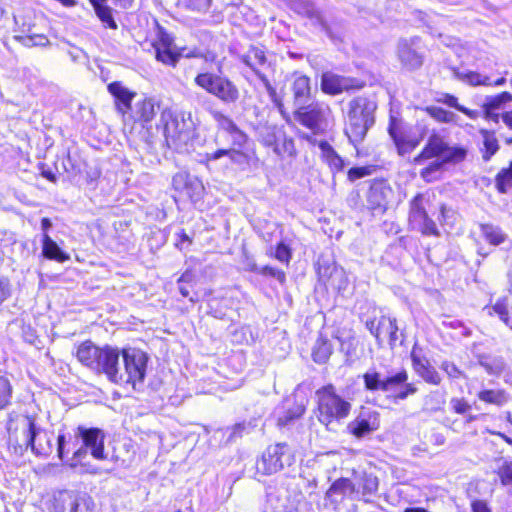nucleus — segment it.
I'll return each instance as SVG.
<instances>
[{
	"label": "nucleus",
	"instance_id": "1",
	"mask_svg": "<svg viewBox=\"0 0 512 512\" xmlns=\"http://www.w3.org/2000/svg\"><path fill=\"white\" fill-rule=\"evenodd\" d=\"M105 433L99 428H86L79 426L75 431V441L69 443L64 434H59L57 438L58 457L70 468L79 473L95 474L96 469L90 464L83 463L88 450L93 458L105 460L107 458L104 452Z\"/></svg>",
	"mask_w": 512,
	"mask_h": 512
},
{
	"label": "nucleus",
	"instance_id": "2",
	"mask_svg": "<svg viewBox=\"0 0 512 512\" xmlns=\"http://www.w3.org/2000/svg\"><path fill=\"white\" fill-rule=\"evenodd\" d=\"M160 125L170 149L178 153H188L193 149L197 125L191 112L166 108L161 111Z\"/></svg>",
	"mask_w": 512,
	"mask_h": 512
},
{
	"label": "nucleus",
	"instance_id": "3",
	"mask_svg": "<svg viewBox=\"0 0 512 512\" xmlns=\"http://www.w3.org/2000/svg\"><path fill=\"white\" fill-rule=\"evenodd\" d=\"M376 109V102L363 96L348 103L344 132L355 147L364 140L368 130L374 125Z\"/></svg>",
	"mask_w": 512,
	"mask_h": 512
},
{
	"label": "nucleus",
	"instance_id": "4",
	"mask_svg": "<svg viewBox=\"0 0 512 512\" xmlns=\"http://www.w3.org/2000/svg\"><path fill=\"white\" fill-rule=\"evenodd\" d=\"M194 83L223 104H235L240 98L238 87L228 77L210 72L198 73Z\"/></svg>",
	"mask_w": 512,
	"mask_h": 512
},
{
	"label": "nucleus",
	"instance_id": "5",
	"mask_svg": "<svg viewBox=\"0 0 512 512\" xmlns=\"http://www.w3.org/2000/svg\"><path fill=\"white\" fill-rule=\"evenodd\" d=\"M122 359L124 369H120L121 380L116 381V384H131L134 390L139 389L146 376L147 354L139 349L128 348L123 349Z\"/></svg>",
	"mask_w": 512,
	"mask_h": 512
},
{
	"label": "nucleus",
	"instance_id": "6",
	"mask_svg": "<svg viewBox=\"0 0 512 512\" xmlns=\"http://www.w3.org/2000/svg\"><path fill=\"white\" fill-rule=\"evenodd\" d=\"M319 420L328 425L333 420H341L348 416L351 404L337 395L334 387L329 385L317 391Z\"/></svg>",
	"mask_w": 512,
	"mask_h": 512
},
{
	"label": "nucleus",
	"instance_id": "7",
	"mask_svg": "<svg viewBox=\"0 0 512 512\" xmlns=\"http://www.w3.org/2000/svg\"><path fill=\"white\" fill-rule=\"evenodd\" d=\"M292 449L286 443L270 445L256 461V470L262 475H271L294 463Z\"/></svg>",
	"mask_w": 512,
	"mask_h": 512
},
{
	"label": "nucleus",
	"instance_id": "8",
	"mask_svg": "<svg viewBox=\"0 0 512 512\" xmlns=\"http://www.w3.org/2000/svg\"><path fill=\"white\" fill-rule=\"evenodd\" d=\"M364 388L369 392L381 391L390 393L396 391L402 384L408 380V373L405 369L396 372H389L383 375L376 368H370L363 374Z\"/></svg>",
	"mask_w": 512,
	"mask_h": 512
},
{
	"label": "nucleus",
	"instance_id": "9",
	"mask_svg": "<svg viewBox=\"0 0 512 512\" xmlns=\"http://www.w3.org/2000/svg\"><path fill=\"white\" fill-rule=\"evenodd\" d=\"M330 113L331 110L328 104L324 102H308L296 107L294 118L302 126L316 134L327 126Z\"/></svg>",
	"mask_w": 512,
	"mask_h": 512
},
{
	"label": "nucleus",
	"instance_id": "10",
	"mask_svg": "<svg viewBox=\"0 0 512 512\" xmlns=\"http://www.w3.org/2000/svg\"><path fill=\"white\" fill-rule=\"evenodd\" d=\"M466 156V151L462 148H452L439 135L433 134L429 137L428 142L422 152L415 157L416 164H420L423 160L433 157L444 158V161H460Z\"/></svg>",
	"mask_w": 512,
	"mask_h": 512
},
{
	"label": "nucleus",
	"instance_id": "11",
	"mask_svg": "<svg viewBox=\"0 0 512 512\" xmlns=\"http://www.w3.org/2000/svg\"><path fill=\"white\" fill-rule=\"evenodd\" d=\"M421 39L418 36L400 39L397 44V56L403 67L415 70L423 64Z\"/></svg>",
	"mask_w": 512,
	"mask_h": 512
},
{
	"label": "nucleus",
	"instance_id": "12",
	"mask_svg": "<svg viewBox=\"0 0 512 512\" xmlns=\"http://www.w3.org/2000/svg\"><path fill=\"white\" fill-rule=\"evenodd\" d=\"M119 356L120 352L117 348L110 346L100 348L93 371L105 374L111 382L116 384V381L121 380Z\"/></svg>",
	"mask_w": 512,
	"mask_h": 512
},
{
	"label": "nucleus",
	"instance_id": "13",
	"mask_svg": "<svg viewBox=\"0 0 512 512\" xmlns=\"http://www.w3.org/2000/svg\"><path fill=\"white\" fill-rule=\"evenodd\" d=\"M409 220L414 228L424 235H438L435 222L428 217L425 209V197L417 194L410 202Z\"/></svg>",
	"mask_w": 512,
	"mask_h": 512
},
{
	"label": "nucleus",
	"instance_id": "14",
	"mask_svg": "<svg viewBox=\"0 0 512 512\" xmlns=\"http://www.w3.org/2000/svg\"><path fill=\"white\" fill-rule=\"evenodd\" d=\"M24 435L26 439V446L30 447L31 450L37 455H48L52 452L53 446L50 437L44 432L46 438V445L41 442L42 429L37 426L35 419L31 416H25L24 418Z\"/></svg>",
	"mask_w": 512,
	"mask_h": 512
},
{
	"label": "nucleus",
	"instance_id": "15",
	"mask_svg": "<svg viewBox=\"0 0 512 512\" xmlns=\"http://www.w3.org/2000/svg\"><path fill=\"white\" fill-rule=\"evenodd\" d=\"M240 60L260 78L266 75V71L272 70V61L268 57L264 47L250 46L247 52L240 55Z\"/></svg>",
	"mask_w": 512,
	"mask_h": 512
},
{
	"label": "nucleus",
	"instance_id": "16",
	"mask_svg": "<svg viewBox=\"0 0 512 512\" xmlns=\"http://www.w3.org/2000/svg\"><path fill=\"white\" fill-rule=\"evenodd\" d=\"M510 102H512V94L510 92L505 91L497 95L486 96L481 104L483 118L488 122L499 124L501 111Z\"/></svg>",
	"mask_w": 512,
	"mask_h": 512
},
{
	"label": "nucleus",
	"instance_id": "17",
	"mask_svg": "<svg viewBox=\"0 0 512 512\" xmlns=\"http://www.w3.org/2000/svg\"><path fill=\"white\" fill-rule=\"evenodd\" d=\"M361 87L362 84L360 81L354 78H348L330 72L322 75L321 88L327 94L336 95L343 91L359 89Z\"/></svg>",
	"mask_w": 512,
	"mask_h": 512
},
{
	"label": "nucleus",
	"instance_id": "18",
	"mask_svg": "<svg viewBox=\"0 0 512 512\" xmlns=\"http://www.w3.org/2000/svg\"><path fill=\"white\" fill-rule=\"evenodd\" d=\"M156 59L163 64L175 66L181 57L173 38L166 32L159 33L158 41L154 44Z\"/></svg>",
	"mask_w": 512,
	"mask_h": 512
},
{
	"label": "nucleus",
	"instance_id": "19",
	"mask_svg": "<svg viewBox=\"0 0 512 512\" xmlns=\"http://www.w3.org/2000/svg\"><path fill=\"white\" fill-rule=\"evenodd\" d=\"M392 195L393 191L386 181L373 182L367 193L369 208L372 210H385Z\"/></svg>",
	"mask_w": 512,
	"mask_h": 512
},
{
	"label": "nucleus",
	"instance_id": "20",
	"mask_svg": "<svg viewBox=\"0 0 512 512\" xmlns=\"http://www.w3.org/2000/svg\"><path fill=\"white\" fill-rule=\"evenodd\" d=\"M291 9L297 14L307 17L312 24L319 26L322 31L330 33V28L322 12L310 0H292Z\"/></svg>",
	"mask_w": 512,
	"mask_h": 512
},
{
	"label": "nucleus",
	"instance_id": "21",
	"mask_svg": "<svg viewBox=\"0 0 512 512\" xmlns=\"http://www.w3.org/2000/svg\"><path fill=\"white\" fill-rule=\"evenodd\" d=\"M412 366L415 372L427 383L439 385L441 377L426 357L418 355L415 350L411 352Z\"/></svg>",
	"mask_w": 512,
	"mask_h": 512
},
{
	"label": "nucleus",
	"instance_id": "22",
	"mask_svg": "<svg viewBox=\"0 0 512 512\" xmlns=\"http://www.w3.org/2000/svg\"><path fill=\"white\" fill-rule=\"evenodd\" d=\"M158 109L159 105L153 98H143L135 102L131 111L135 121L145 126L154 119Z\"/></svg>",
	"mask_w": 512,
	"mask_h": 512
},
{
	"label": "nucleus",
	"instance_id": "23",
	"mask_svg": "<svg viewBox=\"0 0 512 512\" xmlns=\"http://www.w3.org/2000/svg\"><path fill=\"white\" fill-rule=\"evenodd\" d=\"M211 115L218 127L227 131L233 137L235 145L241 147L246 142V135L237 127L235 122L229 116L218 110H212Z\"/></svg>",
	"mask_w": 512,
	"mask_h": 512
},
{
	"label": "nucleus",
	"instance_id": "24",
	"mask_svg": "<svg viewBox=\"0 0 512 512\" xmlns=\"http://www.w3.org/2000/svg\"><path fill=\"white\" fill-rule=\"evenodd\" d=\"M402 121L399 120L395 116H390V122L388 126V133L390 137L393 139L395 145L397 146L399 154H404L414 149L417 145V142H413L411 140H406L403 130H402Z\"/></svg>",
	"mask_w": 512,
	"mask_h": 512
},
{
	"label": "nucleus",
	"instance_id": "25",
	"mask_svg": "<svg viewBox=\"0 0 512 512\" xmlns=\"http://www.w3.org/2000/svg\"><path fill=\"white\" fill-rule=\"evenodd\" d=\"M379 423L375 415L361 414L356 419L351 421L347 428L352 435L357 438H362L371 432L378 429Z\"/></svg>",
	"mask_w": 512,
	"mask_h": 512
},
{
	"label": "nucleus",
	"instance_id": "26",
	"mask_svg": "<svg viewBox=\"0 0 512 512\" xmlns=\"http://www.w3.org/2000/svg\"><path fill=\"white\" fill-rule=\"evenodd\" d=\"M108 91L116 99L117 108L120 112L125 114L132 109L131 102L136 94L123 86L121 82L115 81L110 83Z\"/></svg>",
	"mask_w": 512,
	"mask_h": 512
},
{
	"label": "nucleus",
	"instance_id": "27",
	"mask_svg": "<svg viewBox=\"0 0 512 512\" xmlns=\"http://www.w3.org/2000/svg\"><path fill=\"white\" fill-rule=\"evenodd\" d=\"M291 90L294 97V106L307 104L311 100L310 79L305 75L295 77Z\"/></svg>",
	"mask_w": 512,
	"mask_h": 512
},
{
	"label": "nucleus",
	"instance_id": "28",
	"mask_svg": "<svg viewBox=\"0 0 512 512\" xmlns=\"http://www.w3.org/2000/svg\"><path fill=\"white\" fill-rule=\"evenodd\" d=\"M42 256L48 260L64 263L70 256L55 242L49 234L42 235Z\"/></svg>",
	"mask_w": 512,
	"mask_h": 512
},
{
	"label": "nucleus",
	"instance_id": "29",
	"mask_svg": "<svg viewBox=\"0 0 512 512\" xmlns=\"http://www.w3.org/2000/svg\"><path fill=\"white\" fill-rule=\"evenodd\" d=\"M356 484L348 478H340L332 483L326 492V498L331 502H339L345 496L355 493Z\"/></svg>",
	"mask_w": 512,
	"mask_h": 512
},
{
	"label": "nucleus",
	"instance_id": "30",
	"mask_svg": "<svg viewBox=\"0 0 512 512\" xmlns=\"http://www.w3.org/2000/svg\"><path fill=\"white\" fill-rule=\"evenodd\" d=\"M356 484L355 494L361 495V497L368 502L367 497L372 496L378 490V478L372 474L362 473L355 477Z\"/></svg>",
	"mask_w": 512,
	"mask_h": 512
},
{
	"label": "nucleus",
	"instance_id": "31",
	"mask_svg": "<svg viewBox=\"0 0 512 512\" xmlns=\"http://www.w3.org/2000/svg\"><path fill=\"white\" fill-rule=\"evenodd\" d=\"M222 157H227L229 161L236 165H245L248 162V156L239 149H218L211 153L205 154V161L207 164L216 161Z\"/></svg>",
	"mask_w": 512,
	"mask_h": 512
},
{
	"label": "nucleus",
	"instance_id": "32",
	"mask_svg": "<svg viewBox=\"0 0 512 512\" xmlns=\"http://www.w3.org/2000/svg\"><path fill=\"white\" fill-rule=\"evenodd\" d=\"M100 348L94 345L91 341L81 343L76 352L77 359L92 371L97 362L98 353Z\"/></svg>",
	"mask_w": 512,
	"mask_h": 512
},
{
	"label": "nucleus",
	"instance_id": "33",
	"mask_svg": "<svg viewBox=\"0 0 512 512\" xmlns=\"http://www.w3.org/2000/svg\"><path fill=\"white\" fill-rule=\"evenodd\" d=\"M479 227L481 235L491 245L499 246L508 239V235L498 225L482 223Z\"/></svg>",
	"mask_w": 512,
	"mask_h": 512
},
{
	"label": "nucleus",
	"instance_id": "34",
	"mask_svg": "<svg viewBox=\"0 0 512 512\" xmlns=\"http://www.w3.org/2000/svg\"><path fill=\"white\" fill-rule=\"evenodd\" d=\"M478 364L483 367L490 375H499L505 369V361L500 356H491L488 354L477 355Z\"/></svg>",
	"mask_w": 512,
	"mask_h": 512
},
{
	"label": "nucleus",
	"instance_id": "35",
	"mask_svg": "<svg viewBox=\"0 0 512 512\" xmlns=\"http://www.w3.org/2000/svg\"><path fill=\"white\" fill-rule=\"evenodd\" d=\"M480 135L483 140V148H482V158L484 161H489L493 155L499 150V143L495 136L494 131H490L487 129H480Z\"/></svg>",
	"mask_w": 512,
	"mask_h": 512
},
{
	"label": "nucleus",
	"instance_id": "36",
	"mask_svg": "<svg viewBox=\"0 0 512 512\" xmlns=\"http://www.w3.org/2000/svg\"><path fill=\"white\" fill-rule=\"evenodd\" d=\"M332 351L333 347L329 340L320 336L313 346L312 358L318 364H325L329 360Z\"/></svg>",
	"mask_w": 512,
	"mask_h": 512
},
{
	"label": "nucleus",
	"instance_id": "37",
	"mask_svg": "<svg viewBox=\"0 0 512 512\" xmlns=\"http://www.w3.org/2000/svg\"><path fill=\"white\" fill-rule=\"evenodd\" d=\"M98 18L109 28L116 29L117 24L112 16V10L107 6L106 0H89Z\"/></svg>",
	"mask_w": 512,
	"mask_h": 512
},
{
	"label": "nucleus",
	"instance_id": "38",
	"mask_svg": "<svg viewBox=\"0 0 512 512\" xmlns=\"http://www.w3.org/2000/svg\"><path fill=\"white\" fill-rule=\"evenodd\" d=\"M319 148L321 149L325 160L328 162L332 169L341 171L344 168L343 159L337 154V152L328 142L321 141Z\"/></svg>",
	"mask_w": 512,
	"mask_h": 512
},
{
	"label": "nucleus",
	"instance_id": "39",
	"mask_svg": "<svg viewBox=\"0 0 512 512\" xmlns=\"http://www.w3.org/2000/svg\"><path fill=\"white\" fill-rule=\"evenodd\" d=\"M380 328H382V335L389 336V344L394 346L398 337V326L396 318L382 316L380 317Z\"/></svg>",
	"mask_w": 512,
	"mask_h": 512
},
{
	"label": "nucleus",
	"instance_id": "40",
	"mask_svg": "<svg viewBox=\"0 0 512 512\" xmlns=\"http://www.w3.org/2000/svg\"><path fill=\"white\" fill-rule=\"evenodd\" d=\"M512 186V162L508 168H503L496 176V188L500 193H506Z\"/></svg>",
	"mask_w": 512,
	"mask_h": 512
},
{
	"label": "nucleus",
	"instance_id": "41",
	"mask_svg": "<svg viewBox=\"0 0 512 512\" xmlns=\"http://www.w3.org/2000/svg\"><path fill=\"white\" fill-rule=\"evenodd\" d=\"M338 267L334 262L329 261H318L317 263V273L319 276V280L324 284H329V280L334 276V270H338Z\"/></svg>",
	"mask_w": 512,
	"mask_h": 512
},
{
	"label": "nucleus",
	"instance_id": "42",
	"mask_svg": "<svg viewBox=\"0 0 512 512\" xmlns=\"http://www.w3.org/2000/svg\"><path fill=\"white\" fill-rule=\"evenodd\" d=\"M479 400L494 404V405H502L506 401V397L503 391L500 390H482L478 393Z\"/></svg>",
	"mask_w": 512,
	"mask_h": 512
},
{
	"label": "nucleus",
	"instance_id": "43",
	"mask_svg": "<svg viewBox=\"0 0 512 512\" xmlns=\"http://www.w3.org/2000/svg\"><path fill=\"white\" fill-rule=\"evenodd\" d=\"M184 193L191 199V201L198 202L204 193L203 183L197 177L192 176Z\"/></svg>",
	"mask_w": 512,
	"mask_h": 512
},
{
	"label": "nucleus",
	"instance_id": "44",
	"mask_svg": "<svg viewBox=\"0 0 512 512\" xmlns=\"http://www.w3.org/2000/svg\"><path fill=\"white\" fill-rule=\"evenodd\" d=\"M251 270L257 274H260L262 276H268L273 277L277 279L280 283H284L286 280L285 272L282 270H279L277 268H274L272 266H262L258 267L256 264H254L251 268Z\"/></svg>",
	"mask_w": 512,
	"mask_h": 512
},
{
	"label": "nucleus",
	"instance_id": "45",
	"mask_svg": "<svg viewBox=\"0 0 512 512\" xmlns=\"http://www.w3.org/2000/svg\"><path fill=\"white\" fill-rule=\"evenodd\" d=\"M491 310L499 316L500 320L503 321L505 325L510 328L512 321L509 318L507 297L498 299L496 303L491 307Z\"/></svg>",
	"mask_w": 512,
	"mask_h": 512
},
{
	"label": "nucleus",
	"instance_id": "46",
	"mask_svg": "<svg viewBox=\"0 0 512 512\" xmlns=\"http://www.w3.org/2000/svg\"><path fill=\"white\" fill-rule=\"evenodd\" d=\"M334 271V276L329 280V285L339 292L345 291L349 282L345 270L340 267L338 270Z\"/></svg>",
	"mask_w": 512,
	"mask_h": 512
},
{
	"label": "nucleus",
	"instance_id": "47",
	"mask_svg": "<svg viewBox=\"0 0 512 512\" xmlns=\"http://www.w3.org/2000/svg\"><path fill=\"white\" fill-rule=\"evenodd\" d=\"M12 387L9 380L0 376V410L4 409L11 401Z\"/></svg>",
	"mask_w": 512,
	"mask_h": 512
},
{
	"label": "nucleus",
	"instance_id": "48",
	"mask_svg": "<svg viewBox=\"0 0 512 512\" xmlns=\"http://www.w3.org/2000/svg\"><path fill=\"white\" fill-rule=\"evenodd\" d=\"M461 79L468 82L472 86L484 85L491 86V81L488 76L482 75L478 72L470 71L461 76Z\"/></svg>",
	"mask_w": 512,
	"mask_h": 512
},
{
	"label": "nucleus",
	"instance_id": "49",
	"mask_svg": "<svg viewBox=\"0 0 512 512\" xmlns=\"http://www.w3.org/2000/svg\"><path fill=\"white\" fill-rule=\"evenodd\" d=\"M273 256L279 262L288 265L292 258V250L289 245H287L284 241H281L276 245Z\"/></svg>",
	"mask_w": 512,
	"mask_h": 512
},
{
	"label": "nucleus",
	"instance_id": "50",
	"mask_svg": "<svg viewBox=\"0 0 512 512\" xmlns=\"http://www.w3.org/2000/svg\"><path fill=\"white\" fill-rule=\"evenodd\" d=\"M417 392V388L412 383H407V381L402 384L396 391L391 392L392 397L395 401L405 400L410 395H413Z\"/></svg>",
	"mask_w": 512,
	"mask_h": 512
},
{
	"label": "nucleus",
	"instance_id": "51",
	"mask_svg": "<svg viewBox=\"0 0 512 512\" xmlns=\"http://www.w3.org/2000/svg\"><path fill=\"white\" fill-rule=\"evenodd\" d=\"M429 112L433 118L444 123L453 122L456 117V115L453 112L445 110L440 107H432L429 109Z\"/></svg>",
	"mask_w": 512,
	"mask_h": 512
},
{
	"label": "nucleus",
	"instance_id": "52",
	"mask_svg": "<svg viewBox=\"0 0 512 512\" xmlns=\"http://www.w3.org/2000/svg\"><path fill=\"white\" fill-rule=\"evenodd\" d=\"M191 178L187 172H178L172 178V186L176 191L184 192Z\"/></svg>",
	"mask_w": 512,
	"mask_h": 512
},
{
	"label": "nucleus",
	"instance_id": "53",
	"mask_svg": "<svg viewBox=\"0 0 512 512\" xmlns=\"http://www.w3.org/2000/svg\"><path fill=\"white\" fill-rule=\"evenodd\" d=\"M446 162L447 161H444V158H442L441 160L436 159V160L432 161L427 167L422 169V171L420 173L421 177L423 179H425L426 181H431L432 180V175L435 172L440 171L442 166H443V164L446 163Z\"/></svg>",
	"mask_w": 512,
	"mask_h": 512
},
{
	"label": "nucleus",
	"instance_id": "54",
	"mask_svg": "<svg viewBox=\"0 0 512 512\" xmlns=\"http://www.w3.org/2000/svg\"><path fill=\"white\" fill-rule=\"evenodd\" d=\"M263 86L265 87L270 99L275 103V105L281 109L282 107V103L281 101L278 99V96H277V92H276V89L272 86L271 82L269 81L267 75H261L260 78H258Z\"/></svg>",
	"mask_w": 512,
	"mask_h": 512
},
{
	"label": "nucleus",
	"instance_id": "55",
	"mask_svg": "<svg viewBox=\"0 0 512 512\" xmlns=\"http://www.w3.org/2000/svg\"><path fill=\"white\" fill-rule=\"evenodd\" d=\"M251 429L250 423L241 422L237 423L230 429L228 441H234L236 438L242 437L244 432H248Z\"/></svg>",
	"mask_w": 512,
	"mask_h": 512
},
{
	"label": "nucleus",
	"instance_id": "56",
	"mask_svg": "<svg viewBox=\"0 0 512 512\" xmlns=\"http://www.w3.org/2000/svg\"><path fill=\"white\" fill-rule=\"evenodd\" d=\"M12 284L7 277H0V306L12 295Z\"/></svg>",
	"mask_w": 512,
	"mask_h": 512
},
{
	"label": "nucleus",
	"instance_id": "57",
	"mask_svg": "<svg viewBox=\"0 0 512 512\" xmlns=\"http://www.w3.org/2000/svg\"><path fill=\"white\" fill-rule=\"evenodd\" d=\"M440 368L451 379H459L463 375L462 371L453 362L450 361H443Z\"/></svg>",
	"mask_w": 512,
	"mask_h": 512
},
{
	"label": "nucleus",
	"instance_id": "58",
	"mask_svg": "<svg viewBox=\"0 0 512 512\" xmlns=\"http://www.w3.org/2000/svg\"><path fill=\"white\" fill-rule=\"evenodd\" d=\"M370 173V167H353L348 171V179L350 181H356L358 179L370 175Z\"/></svg>",
	"mask_w": 512,
	"mask_h": 512
},
{
	"label": "nucleus",
	"instance_id": "59",
	"mask_svg": "<svg viewBox=\"0 0 512 512\" xmlns=\"http://www.w3.org/2000/svg\"><path fill=\"white\" fill-rule=\"evenodd\" d=\"M503 485H512V462L506 463L499 471Z\"/></svg>",
	"mask_w": 512,
	"mask_h": 512
},
{
	"label": "nucleus",
	"instance_id": "60",
	"mask_svg": "<svg viewBox=\"0 0 512 512\" xmlns=\"http://www.w3.org/2000/svg\"><path fill=\"white\" fill-rule=\"evenodd\" d=\"M450 404L452 409L458 414H464L470 409V405L464 399L453 398Z\"/></svg>",
	"mask_w": 512,
	"mask_h": 512
},
{
	"label": "nucleus",
	"instance_id": "61",
	"mask_svg": "<svg viewBox=\"0 0 512 512\" xmlns=\"http://www.w3.org/2000/svg\"><path fill=\"white\" fill-rule=\"evenodd\" d=\"M14 38L16 41H18L19 43H21L22 45H24L26 47L37 46L36 42L33 40L32 36H31L30 29L28 30L27 33H25V31H23L22 34L15 35Z\"/></svg>",
	"mask_w": 512,
	"mask_h": 512
},
{
	"label": "nucleus",
	"instance_id": "62",
	"mask_svg": "<svg viewBox=\"0 0 512 512\" xmlns=\"http://www.w3.org/2000/svg\"><path fill=\"white\" fill-rule=\"evenodd\" d=\"M367 329L371 332L372 335L380 342L382 336V328H380V319L376 323L375 320L366 322Z\"/></svg>",
	"mask_w": 512,
	"mask_h": 512
},
{
	"label": "nucleus",
	"instance_id": "63",
	"mask_svg": "<svg viewBox=\"0 0 512 512\" xmlns=\"http://www.w3.org/2000/svg\"><path fill=\"white\" fill-rule=\"evenodd\" d=\"M472 512H491L488 504L484 500H474L471 503Z\"/></svg>",
	"mask_w": 512,
	"mask_h": 512
},
{
	"label": "nucleus",
	"instance_id": "64",
	"mask_svg": "<svg viewBox=\"0 0 512 512\" xmlns=\"http://www.w3.org/2000/svg\"><path fill=\"white\" fill-rule=\"evenodd\" d=\"M439 101L449 107L455 108L456 110H458V107L462 106L458 103V99L454 95L450 94H443L442 98L439 99Z\"/></svg>",
	"mask_w": 512,
	"mask_h": 512
}]
</instances>
